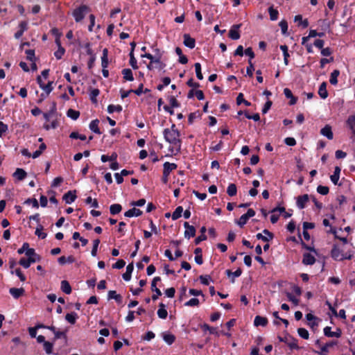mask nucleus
<instances>
[{"mask_svg": "<svg viewBox=\"0 0 355 355\" xmlns=\"http://www.w3.org/2000/svg\"><path fill=\"white\" fill-rule=\"evenodd\" d=\"M164 139L170 144V148L168 150L172 154L176 155L180 152L181 141L180 134L175 128V125L172 124L171 128H165L163 131Z\"/></svg>", "mask_w": 355, "mask_h": 355, "instance_id": "nucleus-1", "label": "nucleus"}, {"mask_svg": "<svg viewBox=\"0 0 355 355\" xmlns=\"http://www.w3.org/2000/svg\"><path fill=\"white\" fill-rule=\"evenodd\" d=\"M161 53L158 49L155 50V54L151 55L150 53H145L141 55V58L150 60V64L147 65V69L152 71L155 69L162 70L164 67V64L161 61Z\"/></svg>", "mask_w": 355, "mask_h": 355, "instance_id": "nucleus-2", "label": "nucleus"}, {"mask_svg": "<svg viewBox=\"0 0 355 355\" xmlns=\"http://www.w3.org/2000/svg\"><path fill=\"white\" fill-rule=\"evenodd\" d=\"M332 259L336 261H343L345 259L350 260L352 259V254L348 253H343L342 250L339 249L336 245L332 247L331 250Z\"/></svg>", "mask_w": 355, "mask_h": 355, "instance_id": "nucleus-3", "label": "nucleus"}, {"mask_svg": "<svg viewBox=\"0 0 355 355\" xmlns=\"http://www.w3.org/2000/svg\"><path fill=\"white\" fill-rule=\"evenodd\" d=\"M89 12V8L86 5H82L77 8L74 9L72 12V16L74 17V21L79 23L85 18L86 14Z\"/></svg>", "mask_w": 355, "mask_h": 355, "instance_id": "nucleus-4", "label": "nucleus"}, {"mask_svg": "<svg viewBox=\"0 0 355 355\" xmlns=\"http://www.w3.org/2000/svg\"><path fill=\"white\" fill-rule=\"evenodd\" d=\"M254 214H255V212L253 209H248V211H246L245 214H244L243 215H241V218H239V219H238L237 220V225H239V227H243V225H245L247 223V220L254 216Z\"/></svg>", "mask_w": 355, "mask_h": 355, "instance_id": "nucleus-5", "label": "nucleus"}, {"mask_svg": "<svg viewBox=\"0 0 355 355\" xmlns=\"http://www.w3.org/2000/svg\"><path fill=\"white\" fill-rule=\"evenodd\" d=\"M241 26V24H234L231 26V29L229 31V37L233 40H237L240 38V34L239 33V29Z\"/></svg>", "mask_w": 355, "mask_h": 355, "instance_id": "nucleus-6", "label": "nucleus"}, {"mask_svg": "<svg viewBox=\"0 0 355 355\" xmlns=\"http://www.w3.org/2000/svg\"><path fill=\"white\" fill-rule=\"evenodd\" d=\"M263 234L261 233H258L257 234H256V238H257L258 240H261L264 242H268L272 240L273 234L268 230H263Z\"/></svg>", "mask_w": 355, "mask_h": 355, "instance_id": "nucleus-7", "label": "nucleus"}, {"mask_svg": "<svg viewBox=\"0 0 355 355\" xmlns=\"http://www.w3.org/2000/svg\"><path fill=\"white\" fill-rule=\"evenodd\" d=\"M185 231H184V237L189 239L191 237L195 236L196 230L195 227L190 225L188 222H184Z\"/></svg>", "mask_w": 355, "mask_h": 355, "instance_id": "nucleus-8", "label": "nucleus"}, {"mask_svg": "<svg viewBox=\"0 0 355 355\" xmlns=\"http://www.w3.org/2000/svg\"><path fill=\"white\" fill-rule=\"evenodd\" d=\"M309 200L308 194L299 196L297 197V209H303L306 207V204Z\"/></svg>", "mask_w": 355, "mask_h": 355, "instance_id": "nucleus-9", "label": "nucleus"}, {"mask_svg": "<svg viewBox=\"0 0 355 355\" xmlns=\"http://www.w3.org/2000/svg\"><path fill=\"white\" fill-rule=\"evenodd\" d=\"M76 191H68L67 193L64 194L62 196V200H64V203L66 204H71L76 199Z\"/></svg>", "mask_w": 355, "mask_h": 355, "instance_id": "nucleus-10", "label": "nucleus"}, {"mask_svg": "<svg viewBox=\"0 0 355 355\" xmlns=\"http://www.w3.org/2000/svg\"><path fill=\"white\" fill-rule=\"evenodd\" d=\"M302 264L306 266H311L315 263L314 255L311 253H304L302 255Z\"/></svg>", "mask_w": 355, "mask_h": 355, "instance_id": "nucleus-11", "label": "nucleus"}, {"mask_svg": "<svg viewBox=\"0 0 355 355\" xmlns=\"http://www.w3.org/2000/svg\"><path fill=\"white\" fill-rule=\"evenodd\" d=\"M8 293H10V295L13 297L15 299H18L19 297H21L24 295V293H25V290L22 288H17L15 287H12L8 290Z\"/></svg>", "mask_w": 355, "mask_h": 355, "instance_id": "nucleus-12", "label": "nucleus"}, {"mask_svg": "<svg viewBox=\"0 0 355 355\" xmlns=\"http://www.w3.org/2000/svg\"><path fill=\"white\" fill-rule=\"evenodd\" d=\"M177 168V164L175 163H171L169 162H165L163 164V174H169Z\"/></svg>", "mask_w": 355, "mask_h": 355, "instance_id": "nucleus-13", "label": "nucleus"}, {"mask_svg": "<svg viewBox=\"0 0 355 355\" xmlns=\"http://www.w3.org/2000/svg\"><path fill=\"white\" fill-rule=\"evenodd\" d=\"M183 39H184V41H183V44H184V46L189 48L190 49H193L195 48V39L190 37L188 34H184L183 35Z\"/></svg>", "mask_w": 355, "mask_h": 355, "instance_id": "nucleus-14", "label": "nucleus"}, {"mask_svg": "<svg viewBox=\"0 0 355 355\" xmlns=\"http://www.w3.org/2000/svg\"><path fill=\"white\" fill-rule=\"evenodd\" d=\"M336 345L337 342L336 341H331L324 344L323 346L320 347V351L318 352V354L324 355L326 353L328 352V350L329 349H331V347H334Z\"/></svg>", "mask_w": 355, "mask_h": 355, "instance_id": "nucleus-15", "label": "nucleus"}, {"mask_svg": "<svg viewBox=\"0 0 355 355\" xmlns=\"http://www.w3.org/2000/svg\"><path fill=\"white\" fill-rule=\"evenodd\" d=\"M320 135L327 137V139L331 140L333 139V133L331 126L329 125L324 126L323 128L320 129Z\"/></svg>", "mask_w": 355, "mask_h": 355, "instance_id": "nucleus-16", "label": "nucleus"}, {"mask_svg": "<svg viewBox=\"0 0 355 355\" xmlns=\"http://www.w3.org/2000/svg\"><path fill=\"white\" fill-rule=\"evenodd\" d=\"M324 335H325V336H327V337L339 338V337H340V330L337 329L336 331H331V327H324Z\"/></svg>", "mask_w": 355, "mask_h": 355, "instance_id": "nucleus-17", "label": "nucleus"}, {"mask_svg": "<svg viewBox=\"0 0 355 355\" xmlns=\"http://www.w3.org/2000/svg\"><path fill=\"white\" fill-rule=\"evenodd\" d=\"M142 215L140 209L132 208L125 212V216L127 218L139 217Z\"/></svg>", "mask_w": 355, "mask_h": 355, "instance_id": "nucleus-18", "label": "nucleus"}, {"mask_svg": "<svg viewBox=\"0 0 355 355\" xmlns=\"http://www.w3.org/2000/svg\"><path fill=\"white\" fill-rule=\"evenodd\" d=\"M254 324L256 327H265L268 324V319L265 317L257 315L254 317Z\"/></svg>", "mask_w": 355, "mask_h": 355, "instance_id": "nucleus-19", "label": "nucleus"}, {"mask_svg": "<svg viewBox=\"0 0 355 355\" xmlns=\"http://www.w3.org/2000/svg\"><path fill=\"white\" fill-rule=\"evenodd\" d=\"M107 299L114 300L119 304L121 303V296L119 294H117L115 291H110L107 292Z\"/></svg>", "mask_w": 355, "mask_h": 355, "instance_id": "nucleus-20", "label": "nucleus"}, {"mask_svg": "<svg viewBox=\"0 0 355 355\" xmlns=\"http://www.w3.org/2000/svg\"><path fill=\"white\" fill-rule=\"evenodd\" d=\"M339 174H340V168H339V166H336L335 167V171H334V174L330 176V180H331L332 184L335 185L338 184Z\"/></svg>", "mask_w": 355, "mask_h": 355, "instance_id": "nucleus-21", "label": "nucleus"}, {"mask_svg": "<svg viewBox=\"0 0 355 355\" xmlns=\"http://www.w3.org/2000/svg\"><path fill=\"white\" fill-rule=\"evenodd\" d=\"M163 340L166 344L171 345L175 340V336L172 334L164 332L163 333Z\"/></svg>", "mask_w": 355, "mask_h": 355, "instance_id": "nucleus-22", "label": "nucleus"}, {"mask_svg": "<svg viewBox=\"0 0 355 355\" xmlns=\"http://www.w3.org/2000/svg\"><path fill=\"white\" fill-rule=\"evenodd\" d=\"M284 96H286V98L291 99V101H289V105H293L296 103V98H295L293 96V94L291 93V91H290L289 89L284 88Z\"/></svg>", "mask_w": 355, "mask_h": 355, "instance_id": "nucleus-23", "label": "nucleus"}, {"mask_svg": "<svg viewBox=\"0 0 355 355\" xmlns=\"http://www.w3.org/2000/svg\"><path fill=\"white\" fill-rule=\"evenodd\" d=\"M157 315L162 320L167 318V311L164 309V304L163 303L159 304V309H158V311H157Z\"/></svg>", "mask_w": 355, "mask_h": 355, "instance_id": "nucleus-24", "label": "nucleus"}, {"mask_svg": "<svg viewBox=\"0 0 355 355\" xmlns=\"http://www.w3.org/2000/svg\"><path fill=\"white\" fill-rule=\"evenodd\" d=\"M318 94L322 99L327 98V90H326V83L324 82L319 86Z\"/></svg>", "mask_w": 355, "mask_h": 355, "instance_id": "nucleus-25", "label": "nucleus"}, {"mask_svg": "<svg viewBox=\"0 0 355 355\" xmlns=\"http://www.w3.org/2000/svg\"><path fill=\"white\" fill-rule=\"evenodd\" d=\"M13 177L16 178L17 180L21 181L25 179L26 172L22 168H17L15 173H13Z\"/></svg>", "mask_w": 355, "mask_h": 355, "instance_id": "nucleus-26", "label": "nucleus"}, {"mask_svg": "<svg viewBox=\"0 0 355 355\" xmlns=\"http://www.w3.org/2000/svg\"><path fill=\"white\" fill-rule=\"evenodd\" d=\"M122 76H123V79L128 81H133L134 77L132 76V72L130 69H123L122 70Z\"/></svg>", "mask_w": 355, "mask_h": 355, "instance_id": "nucleus-27", "label": "nucleus"}, {"mask_svg": "<svg viewBox=\"0 0 355 355\" xmlns=\"http://www.w3.org/2000/svg\"><path fill=\"white\" fill-rule=\"evenodd\" d=\"M78 315L74 312L67 313L66 314V316H64V320H66V321H67L68 323H70L71 324H75Z\"/></svg>", "mask_w": 355, "mask_h": 355, "instance_id": "nucleus-28", "label": "nucleus"}, {"mask_svg": "<svg viewBox=\"0 0 355 355\" xmlns=\"http://www.w3.org/2000/svg\"><path fill=\"white\" fill-rule=\"evenodd\" d=\"M98 124H99V121L98 119L92 120L91 121L90 125H89V128H90L91 131L94 132L97 135H100V130L99 128H98Z\"/></svg>", "mask_w": 355, "mask_h": 355, "instance_id": "nucleus-29", "label": "nucleus"}, {"mask_svg": "<svg viewBox=\"0 0 355 355\" xmlns=\"http://www.w3.org/2000/svg\"><path fill=\"white\" fill-rule=\"evenodd\" d=\"M61 291H62V292L66 295H69L71 293V288L67 281H61Z\"/></svg>", "mask_w": 355, "mask_h": 355, "instance_id": "nucleus-30", "label": "nucleus"}, {"mask_svg": "<svg viewBox=\"0 0 355 355\" xmlns=\"http://www.w3.org/2000/svg\"><path fill=\"white\" fill-rule=\"evenodd\" d=\"M117 159V154L112 153V155L108 156L105 155H103L101 156V160H102V162H116V159Z\"/></svg>", "mask_w": 355, "mask_h": 355, "instance_id": "nucleus-31", "label": "nucleus"}, {"mask_svg": "<svg viewBox=\"0 0 355 355\" xmlns=\"http://www.w3.org/2000/svg\"><path fill=\"white\" fill-rule=\"evenodd\" d=\"M347 124L349 126L350 131L355 136V116H350L347 120Z\"/></svg>", "mask_w": 355, "mask_h": 355, "instance_id": "nucleus-32", "label": "nucleus"}, {"mask_svg": "<svg viewBox=\"0 0 355 355\" xmlns=\"http://www.w3.org/2000/svg\"><path fill=\"white\" fill-rule=\"evenodd\" d=\"M182 213H184L182 211V207L180 206L177 207L176 209H175V211L172 212V220H176L177 219L180 218Z\"/></svg>", "mask_w": 355, "mask_h": 355, "instance_id": "nucleus-33", "label": "nucleus"}, {"mask_svg": "<svg viewBox=\"0 0 355 355\" xmlns=\"http://www.w3.org/2000/svg\"><path fill=\"white\" fill-rule=\"evenodd\" d=\"M294 21L298 22L299 26H302V28H306L308 26V21L307 19L302 20V16L297 15L294 17Z\"/></svg>", "mask_w": 355, "mask_h": 355, "instance_id": "nucleus-34", "label": "nucleus"}, {"mask_svg": "<svg viewBox=\"0 0 355 355\" xmlns=\"http://www.w3.org/2000/svg\"><path fill=\"white\" fill-rule=\"evenodd\" d=\"M339 76V71L338 70H334L331 72V75H330V80H329V82H330V84L332 85H337V77Z\"/></svg>", "mask_w": 355, "mask_h": 355, "instance_id": "nucleus-35", "label": "nucleus"}, {"mask_svg": "<svg viewBox=\"0 0 355 355\" xmlns=\"http://www.w3.org/2000/svg\"><path fill=\"white\" fill-rule=\"evenodd\" d=\"M43 226L38 225L37 228L35 230V235L37 236L38 238L44 239L46 237V234L43 232Z\"/></svg>", "mask_w": 355, "mask_h": 355, "instance_id": "nucleus-36", "label": "nucleus"}, {"mask_svg": "<svg viewBox=\"0 0 355 355\" xmlns=\"http://www.w3.org/2000/svg\"><path fill=\"white\" fill-rule=\"evenodd\" d=\"M269 12V17H270V21H275L278 18V11L272 8V6L268 8Z\"/></svg>", "mask_w": 355, "mask_h": 355, "instance_id": "nucleus-37", "label": "nucleus"}, {"mask_svg": "<svg viewBox=\"0 0 355 355\" xmlns=\"http://www.w3.org/2000/svg\"><path fill=\"white\" fill-rule=\"evenodd\" d=\"M56 46H58V51L54 53V56L56 59L60 60L64 54V49L60 46V43L56 44Z\"/></svg>", "mask_w": 355, "mask_h": 355, "instance_id": "nucleus-38", "label": "nucleus"}, {"mask_svg": "<svg viewBox=\"0 0 355 355\" xmlns=\"http://www.w3.org/2000/svg\"><path fill=\"white\" fill-rule=\"evenodd\" d=\"M109 209H110V214H112V215H116L121 212V206L119 204H113L110 205Z\"/></svg>", "mask_w": 355, "mask_h": 355, "instance_id": "nucleus-39", "label": "nucleus"}, {"mask_svg": "<svg viewBox=\"0 0 355 355\" xmlns=\"http://www.w3.org/2000/svg\"><path fill=\"white\" fill-rule=\"evenodd\" d=\"M99 95L98 89H91L90 90V101L92 103H96V97Z\"/></svg>", "mask_w": 355, "mask_h": 355, "instance_id": "nucleus-40", "label": "nucleus"}, {"mask_svg": "<svg viewBox=\"0 0 355 355\" xmlns=\"http://www.w3.org/2000/svg\"><path fill=\"white\" fill-rule=\"evenodd\" d=\"M58 262H59L60 265H64L67 263H73V258L72 256H69L67 258L64 256H62V257H60L59 259H58Z\"/></svg>", "mask_w": 355, "mask_h": 355, "instance_id": "nucleus-41", "label": "nucleus"}, {"mask_svg": "<svg viewBox=\"0 0 355 355\" xmlns=\"http://www.w3.org/2000/svg\"><path fill=\"white\" fill-rule=\"evenodd\" d=\"M121 111V106L120 105H114L112 104V105L107 106V113H109V114H112L114 112L120 113Z\"/></svg>", "mask_w": 355, "mask_h": 355, "instance_id": "nucleus-42", "label": "nucleus"}, {"mask_svg": "<svg viewBox=\"0 0 355 355\" xmlns=\"http://www.w3.org/2000/svg\"><path fill=\"white\" fill-rule=\"evenodd\" d=\"M11 274L16 275L21 282H24L26 280L25 275L21 273L20 268H16L15 270L11 269Z\"/></svg>", "mask_w": 355, "mask_h": 355, "instance_id": "nucleus-43", "label": "nucleus"}, {"mask_svg": "<svg viewBox=\"0 0 355 355\" xmlns=\"http://www.w3.org/2000/svg\"><path fill=\"white\" fill-rule=\"evenodd\" d=\"M40 86V88L42 89L43 92L47 93V94H49L52 91V82L49 81L47 84H41Z\"/></svg>", "mask_w": 355, "mask_h": 355, "instance_id": "nucleus-44", "label": "nucleus"}, {"mask_svg": "<svg viewBox=\"0 0 355 355\" xmlns=\"http://www.w3.org/2000/svg\"><path fill=\"white\" fill-rule=\"evenodd\" d=\"M78 116H80L78 111L72 109L68 110L67 116L69 117V119L76 120L78 119Z\"/></svg>", "mask_w": 355, "mask_h": 355, "instance_id": "nucleus-45", "label": "nucleus"}, {"mask_svg": "<svg viewBox=\"0 0 355 355\" xmlns=\"http://www.w3.org/2000/svg\"><path fill=\"white\" fill-rule=\"evenodd\" d=\"M129 64L133 69H137V61L134 57V53H129Z\"/></svg>", "mask_w": 355, "mask_h": 355, "instance_id": "nucleus-46", "label": "nucleus"}, {"mask_svg": "<svg viewBox=\"0 0 355 355\" xmlns=\"http://www.w3.org/2000/svg\"><path fill=\"white\" fill-rule=\"evenodd\" d=\"M199 300L197 298H191L189 301L185 302L184 306L188 307L198 306Z\"/></svg>", "mask_w": 355, "mask_h": 355, "instance_id": "nucleus-47", "label": "nucleus"}, {"mask_svg": "<svg viewBox=\"0 0 355 355\" xmlns=\"http://www.w3.org/2000/svg\"><path fill=\"white\" fill-rule=\"evenodd\" d=\"M107 49H104L103 50V55H102V67L103 69H106L107 67Z\"/></svg>", "mask_w": 355, "mask_h": 355, "instance_id": "nucleus-48", "label": "nucleus"}, {"mask_svg": "<svg viewBox=\"0 0 355 355\" xmlns=\"http://www.w3.org/2000/svg\"><path fill=\"white\" fill-rule=\"evenodd\" d=\"M297 334L299 336L302 337V339L307 340L308 337H309V334H308L307 329L300 327L297 329Z\"/></svg>", "mask_w": 355, "mask_h": 355, "instance_id": "nucleus-49", "label": "nucleus"}, {"mask_svg": "<svg viewBox=\"0 0 355 355\" xmlns=\"http://www.w3.org/2000/svg\"><path fill=\"white\" fill-rule=\"evenodd\" d=\"M227 195L230 197L236 195V186L234 184H230L227 187Z\"/></svg>", "mask_w": 355, "mask_h": 355, "instance_id": "nucleus-50", "label": "nucleus"}, {"mask_svg": "<svg viewBox=\"0 0 355 355\" xmlns=\"http://www.w3.org/2000/svg\"><path fill=\"white\" fill-rule=\"evenodd\" d=\"M28 250H34V249L30 248L28 243H23V245H21V248L17 250V253H18V254H22L24 252H27Z\"/></svg>", "mask_w": 355, "mask_h": 355, "instance_id": "nucleus-51", "label": "nucleus"}, {"mask_svg": "<svg viewBox=\"0 0 355 355\" xmlns=\"http://www.w3.org/2000/svg\"><path fill=\"white\" fill-rule=\"evenodd\" d=\"M51 34H53V35L55 36V44H60V35H62V33H60V31H58V29L56 28H51Z\"/></svg>", "mask_w": 355, "mask_h": 355, "instance_id": "nucleus-52", "label": "nucleus"}, {"mask_svg": "<svg viewBox=\"0 0 355 355\" xmlns=\"http://www.w3.org/2000/svg\"><path fill=\"white\" fill-rule=\"evenodd\" d=\"M69 138L72 139H80L82 141H85L86 139V136L80 135L76 132H72V133L69 134Z\"/></svg>", "mask_w": 355, "mask_h": 355, "instance_id": "nucleus-53", "label": "nucleus"}, {"mask_svg": "<svg viewBox=\"0 0 355 355\" xmlns=\"http://www.w3.org/2000/svg\"><path fill=\"white\" fill-rule=\"evenodd\" d=\"M195 73H196V77H198V80L203 79V75H202V72H200V64L198 62L195 63Z\"/></svg>", "mask_w": 355, "mask_h": 355, "instance_id": "nucleus-54", "label": "nucleus"}, {"mask_svg": "<svg viewBox=\"0 0 355 355\" xmlns=\"http://www.w3.org/2000/svg\"><path fill=\"white\" fill-rule=\"evenodd\" d=\"M100 241L99 239H94V247H92V250H91V256L96 257V252L98 251V246L99 245Z\"/></svg>", "mask_w": 355, "mask_h": 355, "instance_id": "nucleus-55", "label": "nucleus"}, {"mask_svg": "<svg viewBox=\"0 0 355 355\" xmlns=\"http://www.w3.org/2000/svg\"><path fill=\"white\" fill-rule=\"evenodd\" d=\"M33 263L34 262L27 261L25 259V258H21V259H19V262H18V263H19V265H21V266L24 268L25 269H28L30 267V265Z\"/></svg>", "mask_w": 355, "mask_h": 355, "instance_id": "nucleus-56", "label": "nucleus"}, {"mask_svg": "<svg viewBox=\"0 0 355 355\" xmlns=\"http://www.w3.org/2000/svg\"><path fill=\"white\" fill-rule=\"evenodd\" d=\"M85 203L87 205L91 204V207L97 209L98 208V202L96 199H93L91 197H87L85 200Z\"/></svg>", "mask_w": 355, "mask_h": 355, "instance_id": "nucleus-57", "label": "nucleus"}, {"mask_svg": "<svg viewBox=\"0 0 355 355\" xmlns=\"http://www.w3.org/2000/svg\"><path fill=\"white\" fill-rule=\"evenodd\" d=\"M241 103H243L245 106H250V102L243 99V95L241 93L238 94L237 96V104L240 105Z\"/></svg>", "mask_w": 355, "mask_h": 355, "instance_id": "nucleus-58", "label": "nucleus"}, {"mask_svg": "<svg viewBox=\"0 0 355 355\" xmlns=\"http://www.w3.org/2000/svg\"><path fill=\"white\" fill-rule=\"evenodd\" d=\"M211 280V278L208 275L200 276V282H201V284H202L205 286L209 285V282Z\"/></svg>", "mask_w": 355, "mask_h": 355, "instance_id": "nucleus-59", "label": "nucleus"}, {"mask_svg": "<svg viewBox=\"0 0 355 355\" xmlns=\"http://www.w3.org/2000/svg\"><path fill=\"white\" fill-rule=\"evenodd\" d=\"M125 266V262L123 259H119L116 263L112 264V268L121 269Z\"/></svg>", "mask_w": 355, "mask_h": 355, "instance_id": "nucleus-60", "label": "nucleus"}, {"mask_svg": "<svg viewBox=\"0 0 355 355\" xmlns=\"http://www.w3.org/2000/svg\"><path fill=\"white\" fill-rule=\"evenodd\" d=\"M226 275L227 276H233V277H239L240 275H241V269L238 268L237 270L232 272L229 270H226Z\"/></svg>", "mask_w": 355, "mask_h": 355, "instance_id": "nucleus-61", "label": "nucleus"}, {"mask_svg": "<svg viewBox=\"0 0 355 355\" xmlns=\"http://www.w3.org/2000/svg\"><path fill=\"white\" fill-rule=\"evenodd\" d=\"M317 192L320 195H327L328 187L327 186L319 185L317 187Z\"/></svg>", "mask_w": 355, "mask_h": 355, "instance_id": "nucleus-62", "label": "nucleus"}, {"mask_svg": "<svg viewBox=\"0 0 355 355\" xmlns=\"http://www.w3.org/2000/svg\"><path fill=\"white\" fill-rule=\"evenodd\" d=\"M43 349H44V351H46V353L47 354H50L52 352V343L50 342H44L43 343Z\"/></svg>", "mask_w": 355, "mask_h": 355, "instance_id": "nucleus-63", "label": "nucleus"}, {"mask_svg": "<svg viewBox=\"0 0 355 355\" xmlns=\"http://www.w3.org/2000/svg\"><path fill=\"white\" fill-rule=\"evenodd\" d=\"M25 54H26V59L30 62H34V51L33 50H26L25 51Z\"/></svg>", "mask_w": 355, "mask_h": 355, "instance_id": "nucleus-64", "label": "nucleus"}]
</instances>
